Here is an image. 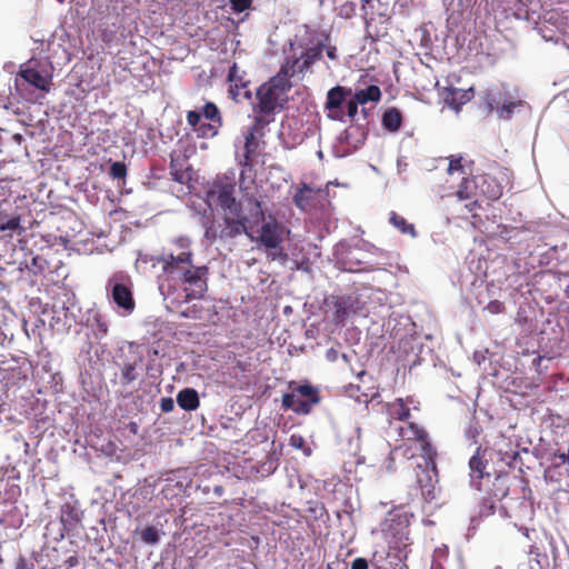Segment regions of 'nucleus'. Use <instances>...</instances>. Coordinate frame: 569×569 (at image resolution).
I'll use <instances>...</instances> for the list:
<instances>
[{
	"mask_svg": "<svg viewBox=\"0 0 569 569\" xmlns=\"http://www.w3.org/2000/svg\"><path fill=\"white\" fill-rule=\"evenodd\" d=\"M156 260L167 278L181 286L187 301L203 298L208 290L209 269L193 264L192 251H163Z\"/></svg>",
	"mask_w": 569,
	"mask_h": 569,
	"instance_id": "1",
	"label": "nucleus"
},
{
	"mask_svg": "<svg viewBox=\"0 0 569 569\" xmlns=\"http://www.w3.org/2000/svg\"><path fill=\"white\" fill-rule=\"evenodd\" d=\"M323 41L306 43L302 41H290L284 50V59L278 71L287 81L293 78L301 80L307 71L322 58Z\"/></svg>",
	"mask_w": 569,
	"mask_h": 569,
	"instance_id": "2",
	"label": "nucleus"
},
{
	"mask_svg": "<svg viewBox=\"0 0 569 569\" xmlns=\"http://www.w3.org/2000/svg\"><path fill=\"white\" fill-rule=\"evenodd\" d=\"M292 88L278 72L269 81L262 83L256 92V102L252 104L253 118H261L267 123L274 121V114L280 112L286 101L287 92Z\"/></svg>",
	"mask_w": 569,
	"mask_h": 569,
	"instance_id": "3",
	"label": "nucleus"
},
{
	"mask_svg": "<svg viewBox=\"0 0 569 569\" xmlns=\"http://www.w3.org/2000/svg\"><path fill=\"white\" fill-rule=\"evenodd\" d=\"M252 241H256L259 248H262L267 253V258L270 261H286L288 254L284 252L282 242L284 240V227L276 219H270L263 222L259 234L253 236Z\"/></svg>",
	"mask_w": 569,
	"mask_h": 569,
	"instance_id": "4",
	"label": "nucleus"
},
{
	"mask_svg": "<svg viewBox=\"0 0 569 569\" xmlns=\"http://www.w3.org/2000/svg\"><path fill=\"white\" fill-rule=\"evenodd\" d=\"M289 388L291 392L282 396L281 406L297 415H309L321 400L319 389L310 383L290 382Z\"/></svg>",
	"mask_w": 569,
	"mask_h": 569,
	"instance_id": "5",
	"label": "nucleus"
},
{
	"mask_svg": "<svg viewBox=\"0 0 569 569\" xmlns=\"http://www.w3.org/2000/svg\"><path fill=\"white\" fill-rule=\"evenodd\" d=\"M236 181L228 174H218L212 181L207 183L206 197L209 201H214L227 212H238L241 202L234 197Z\"/></svg>",
	"mask_w": 569,
	"mask_h": 569,
	"instance_id": "6",
	"label": "nucleus"
},
{
	"mask_svg": "<svg viewBox=\"0 0 569 569\" xmlns=\"http://www.w3.org/2000/svg\"><path fill=\"white\" fill-rule=\"evenodd\" d=\"M413 515L401 509H393L388 512L387 518L381 522V531L388 545L410 547V518Z\"/></svg>",
	"mask_w": 569,
	"mask_h": 569,
	"instance_id": "7",
	"label": "nucleus"
},
{
	"mask_svg": "<svg viewBox=\"0 0 569 569\" xmlns=\"http://www.w3.org/2000/svg\"><path fill=\"white\" fill-rule=\"evenodd\" d=\"M436 456H423V465L419 463L415 468L416 485L425 502H430L436 498V485L438 482Z\"/></svg>",
	"mask_w": 569,
	"mask_h": 569,
	"instance_id": "8",
	"label": "nucleus"
},
{
	"mask_svg": "<svg viewBox=\"0 0 569 569\" xmlns=\"http://www.w3.org/2000/svg\"><path fill=\"white\" fill-rule=\"evenodd\" d=\"M410 547L388 545V549L376 550L370 562L375 569H408Z\"/></svg>",
	"mask_w": 569,
	"mask_h": 569,
	"instance_id": "9",
	"label": "nucleus"
},
{
	"mask_svg": "<svg viewBox=\"0 0 569 569\" xmlns=\"http://www.w3.org/2000/svg\"><path fill=\"white\" fill-rule=\"evenodd\" d=\"M268 124L261 118H252V123L244 136V153L243 160L240 161L241 166L251 168L254 159L260 156V138L264 136V128Z\"/></svg>",
	"mask_w": 569,
	"mask_h": 569,
	"instance_id": "10",
	"label": "nucleus"
},
{
	"mask_svg": "<svg viewBox=\"0 0 569 569\" xmlns=\"http://www.w3.org/2000/svg\"><path fill=\"white\" fill-rule=\"evenodd\" d=\"M118 276L114 274L108 282V289L110 291L112 301L122 309L124 313L130 315L136 308V301L133 298L132 289L129 284L118 280Z\"/></svg>",
	"mask_w": 569,
	"mask_h": 569,
	"instance_id": "11",
	"label": "nucleus"
},
{
	"mask_svg": "<svg viewBox=\"0 0 569 569\" xmlns=\"http://www.w3.org/2000/svg\"><path fill=\"white\" fill-rule=\"evenodd\" d=\"M228 214L223 219L226 228L221 231V238H236L244 233L250 239H253L251 221L242 213V206H240L238 212H228Z\"/></svg>",
	"mask_w": 569,
	"mask_h": 569,
	"instance_id": "12",
	"label": "nucleus"
},
{
	"mask_svg": "<svg viewBox=\"0 0 569 569\" xmlns=\"http://www.w3.org/2000/svg\"><path fill=\"white\" fill-rule=\"evenodd\" d=\"M351 94L352 89L343 86H336L327 92L325 109L328 111L330 119L343 121L342 104Z\"/></svg>",
	"mask_w": 569,
	"mask_h": 569,
	"instance_id": "13",
	"label": "nucleus"
},
{
	"mask_svg": "<svg viewBox=\"0 0 569 569\" xmlns=\"http://www.w3.org/2000/svg\"><path fill=\"white\" fill-rule=\"evenodd\" d=\"M399 436L403 441H416L420 443L421 456L437 455L429 441L427 431L415 422H408L399 428Z\"/></svg>",
	"mask_w": 569,
	"mask_h": 569,
	"instance_id": "14",
	"label": "nucleus"
},
{
	"mask_svg": "<svg viewBox=\"0 0 569 569\" xmlns=\"http://www.w3.org/2000/svg\"><path fill=\"white\" fill-rule=\"evenodd\" d=\"M228 81L230 82L229 96L232 100L238 102L240 97L251 98V91L247 90L249 81L244 79V72L240 73L236 62L229 68Z\"/></svg>",
	"mask_w": 569,
	"mask_h": 569,
	"instance_id": "15",
	"label": "nucleus"
},
{
	"mask_svg": "<svg viewBox=\"0 0 569 569\" xmlns=\"http://www.w3.org/2000/svg\"><path fill=\"white\" fill-rule=\"evenodd\" d=\"M202 114L206 119L210 120L211 123H202L199 126V136L201 137H214L219 132V128L222 126V117L216 103L207 102L202 108Z\"/></svg>",
	"mask_w": 569,
	"mask_h": 569,
	"instance_id": "16",
	"label": "nucleus"
},
{
	"mask_svg": "<svg viewBox=\"0 0 569 569\" xmlns=\"http://www.w3.org/2000/svg\"><path fill=\"white\" fill-rule=\"evenodd\" d=\"M480 192L489 200H498L502 196L503 187L499 180L490 173L477 177Z\"/></svg>",
	"mask_w": 569,
	"mask_h": 569,
	"instance_id": "17",
	"label": "nucleus"
},
{
	"mask_svg": "<svg viewBox=\"0 0 569 569\" xmlns=\"http://www.w3.org/2000/svg\"><path fill=\"white\" fill-rule=\"evenodd\" d=\"M321 192V189L317 191L310 188L308 184L302 183L300 188L297 189L293 196V203L297 208L302 211H311L316 208V196Z\"/></svg>",
	"mask_w": 569,
	"mask_h": 569,
	"instance_id": "18",
	"label": "nucleus"
},
{
	"mask_svg": "<svg viewBox=\"0 0 569 569\" xmlns=\"http://www.w3.org/2000/svg\"><path fill=\"white\" fill-rule=\"evenodd\" d=\"M19 76L29 84L33 86L34 88L49 92L51 88V78L48 76H43L38 69L36 68H21L19 71Z\"/></svg>",
	"mask_w": 569,
	"mask_h": 569,
	"instance_id": "19",
	"label": "nucleus"
},
{
	"mask_svg": "<svg viewBox=\"0 0 569 569\" xmlns=\"http://www.w3.org/2000/svg\"><path fill=\"white\" fill-rule=\"evenodd\" d=\"M333 320L336 323H343L347 317L352 312L355 300L350 296L332 297Z\"/></svg>",
	"mask_w": 569,
	"mask_h": 569,
	"instance_id": "20",
	"label": "nucleus"
},
{
	"mask_svg": "<svg viewBox=\"0 0 569 569\" xmlns=\"http://www.w3.org/2000/svg\"><path fill=\"white\" fill-rule=\"evenodd\" d=\"M386 413L389 420L407 421L410 417V408L402 398H397L393 401L385 405Z\"/></svg>",
	"mask_w": 569,
	"mask_h": 569,
	"instance_id": "21",
	"label": "nucleus"
},
{
	"mask_svg": "<svg viewBox=\"0 0 569 569\" xmlns=\"http://www.w3.org/2000/svg\"><path fill=\"white\" fill-rule=\"evenodd\" d=\"M473 98V89H458L452 88L449 90V92L446 96V103L455 109L457 112L460 110V108L469 102Z\"/></svg>",
	"mask_w": 569,
	"mask_h": 569,
	"instance_id": "22",
	"label": "nucleus"
},
{
	"mask_svg": "<svg viewBox=\"0 0 569 569\" xmlns=\"http://www.w3.org/2000/svg\"><path fill=\"white\" fill-rule=\"evenodd\" d=\"M487 449L478 447L475 455L469 460L470 475L472 478L482 479L485 476L489 477L486 471L488 461L485 459Z\"/></svg>",
	"mask_w": 569,
	"mask_h": 569,
	"instance_id": "23",
	"label": "nucleus"
},
{
	"mask_svg": "<svg viewBox=\"0 0 569 569\" xmlns=\"http://www.w3.org/2000/svg\"><path fill=\"white\" fill-rule=\"evenodd\" d=\"M178 406L186 411H193L200 406L198 392L192 388H184L177 395Z\"/></svg>",
	"mask_w": 569,
	"mask_h": 569,
	"instance_id": "24",
	"label": "nucleus"
},
{
	"mask_svg": "<svg viewBox=\"0 0 569 569\" xmlns=\"http://www.w3.org/2000/svg\"><path fill=\"white\" fill-rule=\"evenodd\" d=\"M381 90L376 84H370L366 89H358L352 92L351 97L358 102L360 106H365L368 102H379L381 99Z\"/></svg>",
	"mask_w": 569,
	"mask_h": 569,
	"instance_id": "25",
	"label": "nucleus"
},
{
	"mask_svg": "<svg viewBox=\"0 0 569 569\" xmlns=\"http://www.w3.org/2000/svg\"><path fill=\"white\" fill-rule=\"evenodd\" d=\"M403 117L399 109H387L381 118L382 127L390 132H397L402 126Z\"/></svg>",
	"mask_w": 569,
	"mask_h": 569,
	"instance_id": "26",
	"label": "nucleus"
},
{
	"mask_svg": "<svg viewBox=\"0 0 569 569\" xmlns=\"http://www.w3.org/2000/svg\"><path fill=\"white\" fill-rule=\"evenodd\" d=\"M141 360L133 362H124L120 368V383L122 387H128L136 381L139 376Z\"/></svg>",
	"mask_w": 569,
	"mask_h": 569,
	"instance_id": "27",
	"label": "nucleus"
},
{
	"mask_svg": "<svg viewBox=\"0 0 569 569\" xmlns=\"http://www.w3.org/2000/svg\"><path fill=\"white\" fill-rule=\"evenodd\" d=\"M478 189L479 188H478V179L477 178L463 177L458 187L456 194L460 200H469L477 196Z\"/></svg>",
	"mask_w": 569,
	"mask_h": 569,
	"instance_id": "28",
	"label": "nucleus"
},
{
	"mask_svg": "<svg viewBox=\"0 0 569 569\" xmlns=\"http://www.w3.org/2000/svg\"><path fill=\"white\" fill-rule=\"evenodd\" d=\"M88 326L91 327V329L97 338L106 337L108 333V330H109L106 317L102 313H100L99 311H96L88 319Z\"/></svg>",
	"mask_w": 569,
	"mask_h": 569,
	"instance_id": "29",
	"label": "nucleus"
},
{
	"mask_svg": "<svg viewBox=\"0 0 569 569\" xmlns=\"http://www.w3.org/2000/svg\"><path fill=\"white\" fill-rule=\"evenodd\" d=\"M26 229L21 226L20 216H16L7 220L6 222L0 223V232H2L3 238H12L13 233L22 234Z\"/></svg>",
	"mask_w": 569,
	"mask_h": 569,
	"instance_id": "30",
	"label": "nucleus"
},
{
	"mask_svg": "<svg viewBox=\"0 0 569 569\" xmlns=\"http://www.w3.org/2000/svg\"><path fill=\"white\" fill-rule=\"evenodd\" d=\"M79 521V515L71 506H66L62 508L61 522L63 525L64 530H73Z\"/></svg>",
	"mask_w": 569,
	"mask_h": 569,
	"instance_id": "31",
	"label": "nucleus"
},
{
	"mask_svg": "<svg viewBox=\"0 0 569 569\" xmlns=\"http://www.w3.org/2000/svg\"><path fill=\"white\" fill-rule=\"evenodd\" d=\"M389 222L396 227L400 232L405 234H416L415 226L411 223H408L407 220L399 216L397 212L391 211L389 216Z\"/></svg>",
	"mask_w": 569,
	"mask_h": 569,
	"instance_id": "32",
	"label": "nucleus"
},
{
	"mask_svg": "<svg viewBox=\"0 0 569 569\" xmlns=\"http://www.w3.org/2000/svg\"><path fill=\"white\" fill-rule=\"evenodd\" d=\"M100 38L106 44H111L117 39L118 26L116 22L109 24L108 22H102L99 26Z\"/></svg>",
	"mask_w": 569,
	"mask_h": 569,
	"instance_id": "33",
	"label": "nucleus"
},
{
	"mask_svg": "<svg viewBox=\"0 0 569 569\" xmlns=\"http://www.w3.org/2000/svg\"><path fill=\"white\" fill-rule=\"evenodd\" d=\"M522 104H523L522 100L506 102L500 108L497 109V113H498L499 118L509 120V119H511L515 110L517 108L521 107Z\"/></svg>",
	"mask_w": 569,
	"mask_h": 569,
	"instance_id": "34",
	"label": "nucleus"
},
{
	"mask_svg": "<svg viewBox=\"0 0 569 569\" xmlns=\"http://www.w3.org/2000/svg\"><path fill=\"white\" fill-rule=\"evenodd\" d=\"M170 173L172 176V179L179 183H184L190 179V174L187 170L178 168L177 160L173 158L172 154L170 161Z\"/></svg>",
	"mask_w": 569,
	"mask_h": 569,
	"instance_id": "35",
	"label": "nucleus"
},
{
	"mask_svg": "<svg viewBox=\"0 0 569 569\" xmlns=\"http://www.w3.org/2000/svg\"><path fill=\"white\" fill-rule=\"evenodd\" d=\"M141 540L148 545H156L159 542V530L153 526L146 527L140 533Z\"/></svg>",
	"mask_w": 569,
	"mask_h": 569,
	"instance_id": "36",
	"label": "nucleus"
},
{
	"mask_svg": "<svg viewBox=\"0 0 569 569\" xmlns=\"http://www.w3.org/2000/svg\"><path fill=\"white\" fill-rule=\"evenodd\" d=\"M9 569H36L34 562L27 556L19 553L13 560Z\"/></svg>",
	"mask_w": 569,
	"mask_h": 569,
	"instance_id": "37",
	"label": "nucleus"
},
{
	"mask_svg": "<svg viewBox=\"0 0 569 569\" xmlns=\"http://www.w3.org/2000/svg\"><path fill=\"white\" fill-rule=\"evenodd\" d=\"M248 201L252 206V208L250 209V214L254 219V222L258 223L260 221H264V213L262 210L261 202L254 197L249 198Z\"/></svg>",
	"mask_w": 569,
	"mask_h": 569,
	"instance_id": "38",
	"label": "nucleus"
},
{
	"mask_svg": "<svg viewBox=\"0 0 569 569\" xmlns=\"http://www.w3.org/2000/svg\"><path fill=\"white\" fill-rule=\"evenodd\" d=\"M109 173L113 179H123L127 176V167L123 162L116 161L110 166Z\"/></svg>",
	"mask_w": 569,
	"mask_h": 569,
	"instance_id": "39",
	"label": "nucleus"
},
{
	"mask_svg": "<svg viewBox=\"0 0 569 569\" xmlns=\"http://www.w3.org/2000/svg\"><path fill=\"white\" fill-rule=\"evenodd\" d=\"M485 311H488L491 315H499L505 312L506 306L500 300H491L483 309Z\"/></svg>",
	"mask_w": 569,
	"mask_h": 569,
	"instance_id": "40",
	"label": "nucleus"
},
{
	"mask_svg": "<svg viewBox=\"0 0 569 569\" xmlns=\"http://www.w3.org/2000/svg\"><path fill=\"white\" fill-rule=\"evenodd\" d=\"M172 243L176 246V248H177V250H179V252L191 251L190 250L191 240L186 236H180V237L176 238L172 241Z\"/></svg>",
	"mask_w": 569,
	"mask_h": 569,
	"instance_id": "41",
	"label": "nucleus"
},
{
	"mask_svg": "<svg viewBox=\"0 0 569 569\" xmlns=\"http://www.w3.org/2000/svg\"><path fill=\"white\" fill-rule=\"evenodd\" d=\"M231 9L234 12H243L252 4V0H230Z\"/></svg>",
	"mask_w": 569,
	"mask_h": 569,
	"instance_id": "42",
	"label": "nucleus"
},
{
	"mask_svg": "<svg viewBox=\"0 0 569 569\" xmlns=\"http://www.w3.org/2000/svg\"><path fill=\"white\" fill-rule=\"evenodd\" d=\"M186 119L188 124L194 129L200 123L201 112L197 110H189L187 111Z\"/></svg>",
	"mask_w": 569,
	"mask_h": 569,
	"instance_id": "43",
	"label": "nucleus"
},
{
	"mask_svg": "<svg viewBox=\"0 0 569 569\" xmlns=\"http://www.w3.org/2000/svg\"><path fill=\"white\" fill-rule=\"evenodd\" d=\"M359 106L360 104L356 102V100L352 97H349V99L347 100V116L351 120H355L356 116L358 114Z\"/></svg>",
	"mask_w": 569,
	"mask_h": 569,
	"instance_id": "44",
	"label": "nucleus"
},
{
	"mask_svg": "<svg viewBox=\"0 0 569 569\" xmlns=\"http://www.w3.org/2000/svg\"><path fill=\"white\" fill-rule=\"evenodd\" d=\"M481 99L483 101V104L487 107L488 111L492 112L495 110L496 99L491 91H485Z\"/></svg>",
	"mask_w": 569,
	"mask_h": 569,
	"instance_id": "45",
	"label": "nucleus"
},
{
	"mask_svg": "<svg viewBox=\"0 0 569 569\" xmlns=\"http://www.w3.org/2000/svg\"><path fill=\"white\" fill-rule=\"evenodd\" d=\"M289 445L296 449H303L306 440L301 435L293 433L290 436Z\"/></svg>",
	"mask_w": 569,
	"mask_h": 569,
	"instance_id": "46",
	"label": "nucleus"
},
{
	"mask_svg": "<svg viewBox=\"0 0 569 569\" xmlns=\"http://www.w3.org/2000/svg\"><path fill=\"white\" fill-rule=\"evenodd\" d=\"M174 408V401L170 397L161 398L160 400V409L162 412H171Z\"/></svg>",
	"mask_w": 569,
	"mask_h": 569,
	"instance_id": "47",
	"label": "nucleus"
},
{
	"mask_svg": "<svg viewBox=\"0 0 569 569\" xmlns=\"http://www.w3.org/2000/svg\"><path fill=\"white\" fill-rule=\"evenodd\" d=\"M399 452H400L403 457H406V458H408V459L413 457V453H412V452H410V448H409V447H407L406 445H401V446L396 447V448H395V450L391 452V455H393V453H399ZM389 459H390L391 461H393V457H392V456H390V458H389Z\"/></svg>",
	"mask_w": 569,
	"mask_h": 569,
	"instance_id": "48",
	"label": "nucleus"
},
{
	"mask_svg": "<svg viewBox=\"0 0 569 569\" xmlns=\"http://www.w3.org/2000/svg\"><path fill=\"white\" fill-rule=\"evenodd\" d=\"M323 50H326V53L330 60H333V61L338 60L336 46L323 43Z\"/></svg>",
	"mask_w": 569,
	"mask_h": 569,
	"instance_id": "49",
	"label": "nucleus"
},
{
	"mask_svg": "<svg viewBox=\"0 0 569 569\" xmlns=\"http://www.w3.org/2000/svg\"><path fill=\"white\" fill-rule=\"evenodd\" d=\"M351 569H369L367 559L356 558L351 563Z\"/></svg>",
	"mask_w": 569,
	"mask_h": 569,
	"instance_id": "50",
	"label": "nucleus"
},
{
	"mask_svg": "<svg viewBox=\"0 0 569 569\" xmlns=\"http://www.w3.org/2000/svg\"><path fill=\"white\" fill-rule=\"evenodd\" d=\"M204 237H206V239L210 240L211 242H213L216 240L217 234H216V230L213 229L212 226H209L206 228Z\"/></svg>",
	"mask_w": 569,
	"mask_h": 569,
	"instance_id": "51",
	"label": "nucleus"
},
{
	"mask_svg": "<svg viewBox=\"0 0 569 569\" xmlns=\"http://www.w3.org/2000/svg\"><path fill=\"white\" fill-rule=\"evenodd\" d=\"M462 169V164H461V160L460 159H456V160H450V163H449V172H452L453 170H461Z\"/></svg>",
	"mask_w": 569,
	"mask_h": 569,
	"instance_id": "52",
	"label": "nucleus"
},
{
	"mask_svg": "<svg viewBox=\"0 0 569 569\" xmlns=\"http://www.w3.org/2000/svg\"><path fill=\"white\" fill-rule=\"evenodd\" d=\"M66 565L68 566V568H73L76 566L79 565V559L77 556H70L67 558L66 560Z\"/></svg>",
	"mask_w": 569,
	"mask_h": 569,
	"instance_id": "53",
	"label": "nucleus"
},
{
	"mask_svg": "<svg viewBox=\"0 0 569 569\" xmlns=\"http://www.w3.org/2000/svg\"><path fill=\"white\" fill-rule=\"evenodd\" d=\"M233 368L238 369L240 371H246L247 370V363L243 362V361L238 360Z\"/></svg>",
	"mask_w": 569,
	"mask_h": 569,
	"instance_id": "54",
	"label": "nucleus"
},
{
	"mask_svg": "<svg viewBox=\"0 0 569 569\" xmlns=\"http://www.w3.org/2000/svg\"><path fill=\"white\" fill-rule=\"evenodd\" d=\"M477 206H478V201H477V200H475V201H472L471 203L466 204V208H467L469 211H472V210L475 209V207H477Z\"/></svg>",
	"mask_w": 569,
	"mask_h": 569,
	"instance_id": "55",
	"label": "nucleus"
},
{
	"mask_svg": "<svg viewBox=\"0 0 569 569\" xmlns=\"http://www.w3.org/2000/svg\"><path fill=\"white\" fill-rule=\"evenodd\" d=\"M343 8H346L347 11L353 12L355 8H356V4L355 3H347V4L343 6Z\"/></svg>",
	"mask_w": 569,
	"mask_h": 569,
	"instance_id": "56",
	"label": "nucleus"
},
{
	"mask_svg": "<svg viewBox=\"0 0 569 569\" xmlns=\"http://www.w3.org/2000/svg\"><path fill=\"white\" fill-rule=\"evenodd\" d=\"M129 427H130V430H131L133 433H136V432H137V430H138V426H137V423H136V422H130V423H129Z\"/></svg>",
	"mask_w": 569,
	"mask_h": 569,
	"instance_id": "57",
	"label": "nucleus"
},
{
	"mask_svg": "<svg viewBox=\"0 0 569 569\" xmlns=\"http://www.w3.org/2000/svg\"><path fill=\"white\" fill-rule=\"evenodd\" d=\"M317 509H319V510H320V516L322 515V512H323V511H326V510H325V507H323L322 505H320L319 507H316L315 509H311V510H312L313 512H316V511H317Z\"/></svg>",
	"mask_w": 569,
	"mask_h": 569,
	"instance_id": "58",
	"label": "nucleus"
},
{
	"mask_svg": "<svg viewBox=\"0 0 569 569\" xmlns=\"http://www.w3.org/2000/svg\"><path fill=\"white\" fill-rule=\"evenodd\" d=\"M560 458H561V460L565 462V461L568 459V456H566V455H561V456H560Z\"/></svg>",
	"mask_w": 569,
	"mask_h": 569,
	"instance_id": "59",
	"label": "nucleus"
},
{
	"mask_svg": "<svg viewBox=\"0 0 569 569\" xmlns=\"http://www.w3.org/2000/svg\"><path fill=\"white\" fill-rule=\"evenodd\" d=\"M565 292H566V296L569 298V284L567 286Z\"/></svg>",
	"mask_w": 569,
	"mask_h": 569,
	"instance_id": "60",
	"label": "nucleus"
},
{
	"mask_svg": "<svg viewBox=\"0 0 569 569\" xmlns=\"http://www.w3.org/2000/svg\"><path fill=\"white\" fill-rule=\"evenodd\" d=\"M182 316H183V317H190V313H189V311H183V312H182Z\"/></svg>",
	"mask_w": 569,
	"mask_h": 569,
	"instance_id": "61",
	"label": "nucleus"
}]
</instances>
